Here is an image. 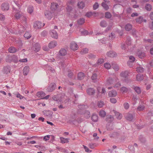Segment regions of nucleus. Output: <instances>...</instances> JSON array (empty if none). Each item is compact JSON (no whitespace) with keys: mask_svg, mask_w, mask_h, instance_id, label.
Here are the masks:
<instances>
[{"mask_svg":"<svg viewBox=\"0 0 153 153\" xmlns=\"http://www.w3.org/2000/svg\"><path fill=\"white\" fill-rule=\"evenodd\" d=\"M50 33L52 38L55 39L58 38V34L55 30H51L50 32Z\"/></svg>","mask_w":153,"mask_h":153,"instance_id":"nucleus-9","label":"nucleus"},{"mask_svg":"<svg viewBox=\"0 0 153 153\" xmlns=\"http://www.w3.org/2000/svg\"><path fill=\"white\" fill-rule=\"evenodd\" d=\"M138 56L139 58H143L145 56V54L144 52H140L138 53Z\"/></svg>","mask_w":153,"mask_h":153,"instance_id":"nucleus-49","label":"nucleus"},{"mask_svg":"<svg viewBox=\"0 0 153 153\" xmlns=\"http://www.w3.org/2000/svg\"><path fill=\"white\" fill-rule=\"evenodd\" d=\"M80 31L82 33V35H83L84 36L86 35H87L88 33V31L85 30H80Z\"/></svg>","mask_w":153,"mask_h":153,"instance_id":"nucleus-55","label":"nucleus"},{"mask_svg":"<svg viewBox=\"0 0 153 153\" xmlns=\"http://www.w3.org/2000/svg\"><path fill=\"white\" fill-rule=\"evenodd\" d=\"M114 11H116L115 9L118 8L119 9H121V6L120 4H116L114 6Z\"/></svg>","mask_w":153,"mask_h":153,"instance_id":"nucleus-59","label":"nucleus"},{"mask_svg":"<svg viewBox=\"0 0 153 153\" xmlns=\"http://www.w3.org/2000/svg\"><path fill=\"white\" fill-rule=\"evenodd\" d=\"M15 43L16 44L17 46L20 47L22 45V41L19 39H17L15 41Z\"/></svg>","mask_w":153,"mask_h":153,"instance_id":"nucleus-35","label":"nucleus"},{"mask_svg":"<svg viewBox=\"0 0 153 153\" xmlns=\"http://www.w3.org/2000/svg\"><path fill=\"white\" fill-rule=\"evenodd\" d=\"M132 88L134 89L135 91L138 94H139L141 92V90L140 88L138 86H133Z\"/></svg>","mask_w":153,"mask_h":153,"instance_id":"nucleus-21","label":"nucleus"},{"mask_svg":"<svg viewBox=\"0 0 153 153\" xmlns=\"http://www.w3.org/2000/svg\"><path fill=\"white\" fill-rule=\"evenodd\" d=\"M117 95V92L115 91L112 90L108 92V95L110 97H114Z\"/></svg>","mask_w":153,"mask_h":153,"instance_id":"nucleus-13","label":"nucleus"},{"mask_svg":"<svg viewBox=\"0 0 153 153\" xmlns=\"http://www.w3.org/2000/svg\"><path fill=\"white\" fill-rule=\"evenodd\" d=\"M129 72L128 71H123L120 74V76L124 78H126L129 74Z\"/></svg>","mask_w":153,"mask_h":153,"instance_id":"nucleus-16","label":"nucleus"},{"mask_svg":"<svg viewBox=\"0 0 153 153\" xmlns=\"http://www.w3.org/2000/svg\"><path fill=\"white\" fill-rule=\"evenodd\" d=\"M115 115L116 117L119 120L121 119L122 117V115L120 114L119 112H117L114 111Z\"/></svg>","mask_w":153,"mask_h":153,"instance_id":"nucleus-33","label":"nucleus"},{"mask_svg":"<svg viewBox=\"0 0 153 153\" xmlns=\"http://www.w3.org/2000/svg\"><path fill=\"white\" fill-rule=\"evenodd\" d=\"M11 70V67L10 66L7 65L3 67L2 71L4 74H7L10 73Z\"/></svg>","mask_w":153,"mask_h":153,"instance_id":"nucleus-6","label":"nucleus"},{"mask_svg":"<svg viewBox=\"0 0 153 153\" xmlns=\"http://www.w3.org/2000/svg\"><path fill=\"white\" fill-rule=\"evenodd\" d=\"M114 81L111 77H109L107 80L106 84L108 85H110L113 84Z\"/></svg>","mask_w":153,"mask_h":153,"instance_id":"nucleus-30","label":"nucleus"},{"mask_svg":"<svg viewBox=\"0 0 153 153\" xmlns=\"http://www.w3.org/2000/svg\"><path fill=\"white\" fill-rule=\"evenodd\" d=\"M9 4L7 2H4L1 5V9L4 11H7L9 9Z\"/></svg>","mask_w":153,"mask_h":153,"instance_id":"nucleus-4","label":"nucleus"},{"mask_svg":"<svg viewBox=\"0 0 153 153\" xmlns=\"http://www.w3.org/2000/svg\"><path fill=\"white\" fill-rule=\"evenodd\" d=\"M85 22V19L83 18H80L77 20V23L79 25H82Z\"/></svg>","mask_w":153,"mask_h":153,"instance_id":"nucleus-38","label":"nucleus"},{"mask_svg":"<svg viewBox=\"0 0 153 153\" xmlns=\"http://www.w3.org/2000/svg\"><path fill=\"white\" fill-rule=\"evenodd\" d=\"M60 139L61 140V142L62 143H68L69 142L68 140L69 139L68 138H65L63 137H60Z\"/></svg>","mask_w":153,"mask_h":153,"instance_id":"nucleus-28","label":"nucleus"},{"mask_svg":"<svg viewBox=\"0 0 153 153\" xmlns=\"http://www.w3.org/2000/svg\"><path fill=\"white\" fill-rule=\"evenodd\" d=\"M124 108L126 109H127L129 107V104L127 102L125 103L124 104Z\"/></svg>","mask_w":153,"mask_h":153,"instance_id":"nucleus-64","label":"nucleus"},{"mask_svg":"<svg viewBox=\"0 0 153 153\" xmlns=\"http://www.w3.org/2000/svg\"><path fill=\"white\" fill-rule=\"evenodd\" d=\"M33 27L36 30L42 27V24L41 22L36 21L34 23Z\"/></svg>","mask_w":153,"mask_h":153,"instance_id":"nucleus-7","label":"nucleus"},{"mask_svg":"<svg viewBox=\"0 0 153 153\" xmlns=\"http://www.w3.org/2000/svg\"><path fill=\"white\" fill-rule=\"evenodd\" d=\"M104 105V103L102 101H100L97 102V105L99 108H102Z\"/></svg>","mask_w":153,"mask_h":153,"instance_id":"nucleus-47","label":"nucleus"},{"mask_svg":"<svg viewBox=\"0 0 153 153\" xmlns=\"http://www.w3.org/2000/svg\"><path fill=\"white\" fill-rule=\"evenodd\" d=\"M126 119L129 121H132L134 118L132 114L128 113L125 116Z\"/></svg>","mask_w":153,"mask_h":153,"instance_id":"nucleus-14","label":"nucleus"},{"mask_svg":"<svg viewBox=\"0 0 153 153\" xmlns=\"http://www.w3.org/2000/svg\"><path fill=\"white\" fill-rule=\"evenodd\" d=\"M87 94L90 95H94L95 92V91L94 89L92 88H89L87 90Z\"/></svg>","mask_w":153,"mask_h":153,"instance_id":"nucleus-12","label":"nucleus"},{"mask_svg":"<svg viewBox=\"0 0 153 153\" xmlns=\"http://www.w3.org/2000/svg\"><path fill=\"white\" fill-rule=\"evenodd\" d=\"M145 108V107L143 105H140L137 108L138 111H143Z\"/></svg>","mask_w":153,"mask_h":153,"instance_id":"nucleus-50","label":"nucleus"},{"mask_svg":"<svg viewBox=\"0 0 153 153\" xmlns=\"http://www.w3.org/2000/svg\"><path fill=\"white\" fill-rule=\"evenodd\" d=\"M88 51V49L87 48H84L82 49L81 51V53L82 54H85L87 53Z\"/></svg>","mask_w":153,"mask_h":153,"instance_id":"nucleus-57","label":"nucleus"},{"mask_svg":"<svg viewBox=\"0 0 153 153\" xmlns=\"http://www.w3.org/2000/svg\"><path fill=\"white\" fill-rule=\"evenodd\" d=\"M91 120L94 122H96L98 120V116L95 114H93L91 117Z\"/></svg>","mask_w":153,"mask_h":153,"instance_id":"nucleus-22","label":"nucleus"},{"mask_svg":"<svg viewBox=\"0 0 153 153\" xmlns=\"http://www.w3.org/2000/svg\"><path fill=\"white\" fill-rule=\"evenodd\" d=\"M104 62V60L103 59L101 58H100L98 60L97 62V65H100L103 63Z\"/></svg>","mask_w":153,"mask_h":153,"instance_id":"nucleus-43","label":"nucleus"},{"mask_svg":"<svg viewBox=\"0 0 153 153\" xmlns=\"http://www.w3.org/2000/svg\"><path fill=\"white\" fill-rule=\"evenodd\" d=\"M139 140L142 143H144L146 141L145 138L142 136H140L139 137Z\"/></svg>","mask_w":153,"mask_h":153,"instance_id":"nucleus-61","label":"nucleus"},{"mask_svg":"<svg viewBox=\"0 0 153 153\" xmlns=\"http://www.w3.org/2000/svg\"><path fill=\"white\" fill-rule=\"evenodd\" d=\"M97 75L96 74H94L91 76V78L92 80H94V82H95L96 79H97Z\"/></svg>","mask_w":153,"mask_h":153,"instance_id":"nucleus-56","label":"nucleus"},{"mask_svg":"<svg viewBox=\"0 0 153 153\" xmlns=\"http://www.w3.org/2000/svg\"><path fill=\"white\" fill-rule=\"evenodd\" d=\"M100 25L102 27H105L107 25V24L105 21L103 20L100 22Z\"/></svg>","mask_w":153,"mask_h":153,"instance_id":"nucleus-41","label":"nucleus"},{"mask_svg":"<svg viewBox=\"0 0 153 153\" xmlns=\"http://www.w3.org/2000/svg\"><path fill=\"white\" fill-rule=\"evenodd\" d=\"M99 115L101 117H104L106 115V112L104 110H101L99 112Z\"/></svg>","mask_w":153,"mask_h":153,"instance_id":"nucleus-42","label":"nucleus"},{"mask_svg":"<svg viewBox=\"0 0 153 153\" xmlns=\"http://www.w3.org/2000/svg\"><path fill=\"white\" fill-rule=\"evenodd\" d=\"M58 96L59 97V100L60 102H62L63 100L65 97L64 94H59Z\"/></svg>","mask_w":153,"mask_h":153,"instance_id":"nucleus-48","label":"nucleus"},{"mask_svg":"<svg viewBox=\"0 0 153 153\" xmlns=\"http://www.w3.org/2000/svg\"><path fill=\"white\" fill-rule=\"evenodd\" d=\"M129 61L127 62V64L130 67H132V65L130 64V63H132L135 60V58L132 56H131L129 57Z\"/></svg>","mask_w":153,"mask_h":153,"instance_id":"nucleus-11","label":"nucleus"},{"mask_svg":"<svg viewBox=\"0 0 153 153\" xmlns=\"http://www.w3.org/2000/svg\"><path fill=\"white\" fill-rule=\"evenodd\" d=\"M59 55L61 56H64L67 53L66 50L64 48H62L59 51Z\"/></svg>","mask_w":153,"mask_h":153,"instance_id":"nucleus-23","label":"nucleus"},{"mask_svg":"<svg viewBox=\"0 0 153 153\" xmlns=\"http://www.w3.org/2000/svg\"><path fill=\"white\" fill-rule=\"evenodd\" d=\"M128 39H129V40L128 42H126V45L125 44H123L121 45V48L123 50H125L126 49V45H129L131 44V41H130V37H128Z\"/></svg>","mask_w":153,"mask_h":153,"instance_id":"nucleus-24","label":"nucleus"},{"mask_svg":"<svg viewBox=\"0 0 153 153\" xmlns=\"http://www.w3.org/2000/svg\"><path fill=\"white\" fill-rule=\"evenodd\" d=\"M85 76V75L84 73L82 72H79L78 74V78L79 79L82 80L83 79Z\"/></svg>","mask_w":153,"mask_h":153,"instance_id":"nucleus-32","label":"nucleus"},{"mask_svg":"<svg viewBox=\"0 0 153 153\" xmlns=\"http://www.w3.org/2000/svg\"><path fill=\"white\" fill-rule=\"evenodd\" d=\"M8 51L11 53H14L17 51V50L14 47H11L8 49Z\"/></svg>","mask_w":153,"mask_h":153,"instance_id":"nucleus-27","label":"nucleus"},{"mask_svg":"<svg viewBox=\"0 0 153 153\" xmlns=\"http://www.w3.org/2000/svg\"><path fill=\"white\" fill-rule=\"evenodd\" d=\"M143 20V18L142 16H140L136 19L137 22L138 23H141Z\"/></svg>","mask_w":153,"mask_h":153,"instance_id":"nucleus-44","label":"nucleus"},{"mask_svg":"<svg viewBox=\"0 0 153 153\" xmlns=\"http://www.w3.org/2000/svg\"><path fill=\"white\" fill-rule=\"evenodd\" d=\"M56 85L54 83H51L48 87L47 90L48 92H51L55 90Z\"/></svg>","mask_w":153,"mask_h":153,"instance_id":"nucleus-5","label":"nucleus"},{"mask_svg":"<svg viewBox=\"0 0 153 153\" xmlns=\"http://www.w3.org/2000/svg\"><path fill=\"white\" fill-rule=\"evenodd\" d=\"M45 15L46 18L48 19H51L52 17V13L50 11H45Z\"/></svg>","mask_w":153,"mask_h":153,"instance_id":"nucleus-10","label":"nucleus"},{"mask_svg":"<svg viewBox=\"0 0 153 153\" xmlns=\"http://www.w3.org/2000/svg\"><path fill=\"white\" fill-rule=\"evenodd\" d=\"M6 62L10 63L13 62L14 63H17L19 61L18 57L15 55H8L5 58Z\"/></svg>","mask_w":153,"mask_h":153,"instance_id":"nucleus-1","label":"nucleus"},{"mask_svg":"<svg viewBox=\"0 0 153 153\" xmlns=\"http://www.w3.org/2000/svg\"><path fill=\"white\" fill-rule=\"evenodd\" d=\"M112 67L114 70L116 71H117L119 69V67L118 65L115 63H112Z\"/></svg>","mask_w":153,"mask_h":153,"instance_id":"nucleus-34","label":"nucleus"},{"mask_svg":"<svg viewBox=\"0 0 153 153\" xmlns=\"http://www.w3.org/2000/svg\"><path fill=\"white\" fill-rule=\"evenodd\" d=\"M102 5L105 10H107L108 9L109 7L105 2H102Z\"/></svg>","mask_w":153,"mask_h":153,"instance_id":"nucleus-53","label":"nucleus"},{"mask_svg":"<svg viewBox=\"0 0 153 153\" xmlns=\"http://www.w3.org/2000/svg\"><path fill=\"white\" fill-rule=\"evenodd\" d=\"M57 45V42L55 41L51 42L48 44V47L50 48L51 49L56 47Z\"/></svg>","mask_w":153,"mask_h":153,"instance_id":"nucleus-15","label":"nucleus"},{"mask_svg":"<svg viewBox=\"0 0 153 153\" xmlns=\"http://www.w3.org/2000/svg\"><path fill=\"white\" fill-rule=\"evenodd\" d=\"M29 71V68L28 66H25L23 68V73L25 75H27Z\"/></svg>","mask_w":153,"mask_h":153,"instance_id":"nucleus-19","label":"nucleus"},{"mask_svg":"<svg viewBox=\"0 0 153 153\" xmlns=\"http://www.w3.org/2000/svg\"><path fill=\"white\" fill-rule=\"evenodd\" d=\"M45 95V94L42 91L38 92L36 94V96L40 98L43 97Z\"/></svg>","mask_w":153,"mask_h":153,"instance_id":"nucleus-31","label":"nucleus"},{"mask_svg":"<svg viewBox=\"0 0 153 153\" xmlns=\"http://www.w3.org/2000/svg\"><path fill=\"white\" fill-rule=\"evenodd\" d=\"M110 100L111 103H115L117 102V100L114 98H111Z\"/></svg>","mask_w":153,"mask_h":153,"instance_id":"nucleus-63","label":"nucleus"},{"mask_svg":"<svg viewBox=\"0 0 153 153\" xmlns=\"http://www.w3.org/2000/svg\"><path fill=\"white\" fill-rule=\"evenodd\" d=\"M99 7V5L97 2H95V4L93 6V9L95 10L97 9Z\"/></svg>","mask_w":153,"mask_h":153,"instance_id":"nucleus-62","label":"nucleus"},{"mask_svg":"<svg viewBox=\"0 0 153 153\" xmlns=\"http://www.w3.org/2000/svg\"><path fill=\"white\" fill-rule=\"evenodd\" d=\"M27 10L28 13L31 14L33 11V7L31 6H29L28 7Z\"/></svg>","mask_w":153,"mask_h":153,"instance_id":"nucleus-51","label":"nucleus"},{"mask_svg":"<svg viewBox=\"0 0 153 153\" xmlns=\"http://www.w3.org/2000/svg\"><path fill=\"white\" fill-rule=\"evenodd\" d=\"M40 49V45L38 43H36L34 47V51L35 52L39 51Z\"/></svg>","mask_w":153,"mask_h":153,"instance_id":"nucleus-17","label":"nucleus"},{"mask_svg":"<svg viewBox=\"0 0 153 153\" xmlns=\"http://www.w3.org/2000/svg\"><path fill=\"white\" fill-rule=\"evenodd\" d=\"M104 67L107 69H109L111 67V64L109 63L106 62L104 64Z\"/></svg>","mask_w":153,"mask_h":153,"instance_id":"nucleus-52","label":"nucleus"},{"mask_svg":"<svg viewBox=\"0 0 153 153\" xmlns=\"http://www.w3.org/2000/svg\"><path fill=\"white\" fill-rule=\"evenodd\" d=\"M20 19H21L22 24L25 25L26 24L27 19L26 17L24 16L23 15L22 17L20 18Z\"/></svg>","mask_w":153,"mask_h":153,"instance_id":"nucleus-40","label":"nucleus"},{"mask_svg":"<svg viewBox=\"0 0 153 153\" xmlns=\"http://www.w3.org/2000/svg\"><path fill=\"white\" fill-rule=\"evenodd\" d=\"M115 34L114 33H111L110 35H109V38L110 40H113L115 38Z\"/></svg>","mask_w":153,"mask_h":153,"instance_id":"nucleus-60","label":"nucleus"},{"mask_svg":"<svg viewBox=\"0 0 153 153\" xmlns=\"http://www.w3.org/2000/svg\"><path fill=\"white\" fill-rule=\"evenodd\" d=\"M132 25L130 24H127L125 26V28L126 30L129 31L131 30Z\"/></svg>","mask_w":153,"mask_h":153,"instance_id":"nucleus-29","label":"nucleus"},{"mask_svg":"<svg viewBox=\"0 0 153 153\" xmlns=\"http://www.w3.org/2000/svg\"><path fill=\"white\" fill-rule=\"evenodd\" d=\"M107 55L110 57H114L116 56V54L115 52L111 51L107 53Z\"/></svg>","mask_w":153,"mask_h":153,"instance_id":"nucleus-18","label":"nucleus"},{"mask_svg":"<svg viewBox=\"0 0 153 153\" xmlns=\"http://www.w3.org/2000/svg\"><path fill=\"white\" fill-rule=\"evenodd\" d=\"M24 37L27 39H28L31 37V36L28 32H26L24 35Z\"/></svg>","mask_w":153,"mask_h":153,"instance_id":"nucleus-46","label":"nucleus"},{"mask_svg":"<svg viewBox=\"0 0 153 153\" xmlns=\"http://www.w3.org/2000/svg\"><path fill=\"white\" fill-rule=\"evenodd\" d=\"M70 47L74 51L77 50L78 48V45L74 42H71Z\"/></svg>","mask_w":153,"mask_h":153,"instance_id":"nucleus-8","label":"nucleus"},{"mask_svg":"<svg viewBox=\"0 0 153 153\" xmlns=\"http://www.w3.org/2000/svg\"><path fill=\"white\" fill-rule=\"evenodd\" d=\"M152 6L151 4H147L145 6V8L146 10L148 11H150L152 9Z\"/></svg>","mask_w":153,"mask_h":153,"instance_id":"nucleus-45","label":"nucleus"},{"mask_svg":"<svg viewBox=\"0 0 153 153\" xmlns=\"http://www.w3.org/2000/svg\"><path fill=\"white\" fill-rule=\"evenodd\" d=\"M136 78L137 81H140L143 79V74H139L137 75Z\"/></svg>","mask_w":153,"mask_h":153,"instance_id":"nucleus-26","label":"nucleus"},{"mask_svg":"<svg viewBox=\"0 0 153 153\" xmlns=\"http://www.w3.org/2000/svg\"><path fill=\"white\" fill-rule=\"evenodd\" d=\"M106 120L107 121H108L109 122H111L114 120V118L112 116L110 115L107 117Z\"/></svg>","mask_w":153,"mask_h":153,"instance_id":"nucleus-36","label":"nucleus"},{"mask_svg":"<svg viewBox=\"0 0 153 153\" xmlns=\"http://www.w3.org/2000/svg\"><path fill=\"white\" fill-rule=\"evenodd\" d=\"M130 89L125 87H123L121 88V91L122 93H126L130 91Z\"/></svg>","mask_w":153,"mask_h":153,"instance_id":"nucleus-20","label":"nucleus"},{"mask_svg":"<svg viewBox=\"0 0 153 153\" xmlns=\"http://www.w3.org/2000/svg\"><path fill=\"white\" fill-rule=\"evenodd\" d=\"M58 4L55 3H52L51 4V9L52 10H55L57 8Z\"/></svg>","mask_w":153,"mask_h":153,"instance_id":"nucleus-25","label":"nucleus"},{"mask_svg":"<svg viewBox=\"0 0 153 153\" xmlns=\"http://www.w3.org/2000/svg\"><path fill=\"white\" fill-rule=\"evenodd\" d=\"M90 112L88 111H86L84 114L85 116L87 118L90 117Z\"/></svg>","mask_w":153,"mask_h":153,"instance_id":"nucleus-58","label":"nucleus"},{"mask_svg":"<svg viewBox=\"0 0 153 153\" xmlns=\"http://www.w3.org/2000/svg\"><path fill=\"white\" fill-rule=\"evenodd\" d=\"M13 14H14L16 19H18L22 17L23 15L19 10H17L14 7H13Z\"/></svg>","mask_w":153,"mask_h":153,"instance_id":"nucleus-2","label":"nucleus"},{"mask_svg":"<svg viewBox=\"0 0 153 153\" xmlns=\"http://www.w3.org/2000/svg\"><path fill=\"white\" fill-rule=\"evenodd\" d=\"M73 2L71 1L68 2L67 4V7L66 9L67 11L69 14L73 12Z\"/></svg>","mask_w":153,"mask_h":153,"instance_id":"nucleus-3","label":"nucleus"},{"mask_svg":"<svg viewBox=\"0 0 153 153\" xmlns=\"http://www.w3.org/2000/svg\"><path fill=\"white\" fill-rule=\"evenodd\" d=\"M77 6L79 8L82 9L85 7V4L83 2L81 1L78 3Z\"/></svg>","mask_w":153,"mask_h":153,"instance_id":"nucleus-37","label":"nucleus"},{"mask_svg":"<svg viewBox=\"0 0 153 153\" xmlns=\"http://www.w3.org/2000/svg\"><path fill=\"white\" fill-rule=\"evenodd\" d=\"M136 71L138 72L142 73L144 71V68L140 66L137 67L136 68Z\"/></svg>","mask_w":153,"mask_h":153,"instance_id":"nucleus-39","label":"nucleus"},{"mask_svg":"<svg viewBox=\"0 0 153 153\" xmlns=\"http://www.w3.org/2000/svg\"><path fill=\"white\" fill-rule=\"evenodd\" d=\"M105 15V17L107 19H110L111 17V13L108 12H106Z\"/></svg>","mask_w":153,"mask_h":153,"instance_id":"nucleus-54","label":"nucleus"}]
</instances>
